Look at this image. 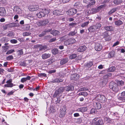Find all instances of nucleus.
Segmentation results:
<instances>
[{"instance_id": "obj_1", "label": "nucleus", "mask_w": 125, "mask_h": 125, "mask_svg": "<svg viewBox=\"0 0 125 125\" xmlns=\"http://www.w3.org/2000/svg\"><path fill=\"white\" fill-rule=\"evenodd\" d=\"M50 12L49 9H42L38 13L37 15L38 18H41L42 17H44L45 15L48 14Z\"/></svg>"}, {"instance_id": "obj_2", "label": "nucleus", "mask_w": 125, "mask_h": 125, "mask_svg": "<svg viewBox=\"0 0 125 125\" xmlns=\"http://www.w3.org/2000/svg\"><path fill=\"white\" fill-rule=\"evenodd\" d=\"M109 86L110 88L115 92H117L119 90V87H118L117 84L114 82L110 83Z\"/></svg>"}, {"instance_id": "obj_3", "label": "nucleus", "mask_w": 125, "mask_h": 125, "mask_svg": "<svg viewBox=\"0 0 125 125\" xmlns=\"http://www.w3.org/2000/svg\"><path fill=\"white\" fill-rule=\"evenodd\" d=\"M65 90L64 87H61L58 88L55 90L54 94L53 95V97H55L57 96H59Z\"/></svg>"}, {"instance_id": "obj_4", "label": "nucleus", "mask_w": 125, "mask_h": 125, "mask_svg": "<svg viewBox=\"0 0 125 125\" xmlns=\"http://www.w3.org/2000/svg\"><path fill=\"white\" fill-rule=\"evenodd\" d=\"M95 99L98 101H101L102 102H104L106 99L105 97L103 95L98 94L95 98Z\"/></svg>"}, {"instance_id": "obj_5", "label": "nucleus", "mask_w": 125, "mask_h": 125, "mask_svg": "<svg viewBox=\"0 0 125 125\" xmlns=\"http://www.w3.org/2000/svg\"><path fill=\"white\" fill-rule=\"evenodd\" d=\"M66 109L65 106L60 109V112L59 115V117L61 118L62 117L64 116L66 114Z\"/></svg>"}, {"instance_id": "obj_6", "label": "nucleus", "mask_w": 125, "mask_h": 125, "mask_svg": "<svg viewBox=\"0 0 125 125\" xmlns=\"http://www.w3.org/2000/svg\"><path fill=\"white\" fill-rule=\"evenodd\" d=\"M77 10L74 8L71 9L67 11V14L69 15H73L76 14Z\"/></svg>"}, {"instance_id": "obj_7", "label": "nucleus", "mask_w": 125, "mask_h": 125, "mask_svg": "<svg viewBox=\"0 0 125 125\" xmlns=\"http://www.w3.org/2000/svg\"><path fill=\"white\" fill-rule=\"evenodd\" d=\"M12 80L11 79H10L7 81L6 83L7 84L4 85V87H12L14 86V84L11 83Z\"/></svg>"}, {"instance_id": "obj_8", "label": "nucleus", "mask_w": 125, "mask_h": 125, "mask_svg": "<svg viewBox=\"0 0 125 125\" xmlns=\"http://www.w3.org/2000/svg\"><path fill=\"white\" fill-rule=\"evenodd\" d=\"M13 10L17 14H20L22 13V11L20 7L18 6H15L14 7Z\"/></svg>"}, {"instance_id": "obj_9", "label": "nucleus", "mask_w": 125, "mask_h": 125, "mask_svg": "<svg viewBox=\"0 0 125 125\" xmlns=\"http://www.w3.org/2000/svg\"><path fill=\"white\" fill-rule=\"evenodd\" d=\"M39 8V6L37 5H31L29 7V9L30 10L33 11L37 10Z\"/></svg>"}, {"instance_id": "obj_10", "label": "nucleus", "mask_w": 125, "mask_h": 125, "mask_svg": "<svg viewBox=\"0 0 125 125\" xmlns=\"http://www.w3.org/2000/svg\"><path fill=\"white\" fill-rule=\"evenodd\" d=\"M65 89L67 91H72L74 90V86L73 85H70L64 87Z\"/></svg>"}, {"instance_id": "obj_11", "label": "nucleus", "mask_w": 125, "mask_h": 125, "mask_svg": "<svg viewBox=\"0 0 125 125\" xmlns=\"http://www.w3.org/2000/svg\"><path fill=\"white\" fill-rule=\"evenodd\" d=\"M94 121H95L94 122V125H101L103 124V122L101 119L97 120L95 118L94 119Z\"/></svg>"}, {"instance_id": "obj_12", "label": "nucleus", "mask_w": 125, "mask_h": 125, "mask_svg": "<svg viewBox=\"0 0 125 125\" xmlns=\"http://www.w3.org/2000/svg\"><path fill=\"white\" fill-rule=\"evenodd\" d=\"M6 14V11L5 9L3 7L0 8V15L3 16Z\"/></svg>"}, {"instance_id": "obj_13", "label": "nucleus", "mask_w": 125, "mask_h": 125, "mask_svg": "<svg viewBox=\"0 0 125 125\" xmlns=\"http://www.w3.org/2000/svg\"><path fill=\"white\" fill-rule=\"evenodd\" d=\"M80 77V75L76 73L73 74L71 76V79L72 80L78 79Z\"/></svg>"}, {"instance_id": "obj_14", "label": "nucleus", "mask_w": 125, "mask_h": 125, "mask_svg": "<svg viewBox=\"0 0 125 125\" xmlns=\"http://www.w3.org/2000/svg\"><path fill=\"white\" fill-rule=\"evenodd\" d=\"M94 48L96 51H99L102 49V47L99 44L97 43H96Z\"/></svg>"}, {"instance_id": "obj_15", "label": "nucleus", "mask_w": 125, "mask_h": 125, "mask_svg": "<svg viewBox=\"0 0 125 125\" xmlns=\"http://www.w3.org/2000/svg\"><path fill=\"white\" fill-rule=\"evenodd\" d=\"M104 28L107 31H113L114 30V28L112 26H105Z\"/></svg>"}, {"instance_id": "obj_16", "label": "nucleus", "mask_w": 125, "mask_h": 125, "mask_svg": "<svg viewBox=\"0 0 125 125\" xmlns=\"http://www.w3.org/2000/svg\"><path fill=\"white\" fill-rule=\"evenodd\" d=\"M51 56V54L49 53H44L43 54L42 56V58L43 59H45L49 58Z\"/></svg>"}, {"instance_id": "obj_17", "label": "nucleus", "mask_w": 125, "mask_h": 125, "mask_svg": "<svg viewBox=\"0 0 125 125\" xmlns=\"http://www.w3.org/2000/svg\"><path fill=\"white\" fill-rule=\"evenodd\" d=\"M86 48V46H81L78 49L77 51L78 52H82L85 51Z\"/></svg>"}, {"instance_id": "obj_18", "label": "nucleus", "mask_w": 125, "mask_h": 125, "mask_svg": "<svg viewBox=\"0 0 125 125\" xmlns=\"http://www.w3.org/2000/svg\"><path fill=\"white\" fill-rule=\"evenodd\" d=\"M115 25L118 27L123 24V22L121 20H118L115 21Z\"/></svg>"}, {"instance_id": "obj_19", "label": "nucleus", "mask_w": 125, "mask_h": 125, "mask_svg": "<svg viewBox=\"0 0 125 125\" xmlns=\"http://www.w3.org/2000/svg\"><path fill=\"white\" fill-rule=\"evenodd\" d=\"M87 109V108L86 107H83L78 109L77 111L78 112H80L82 113H83L86 111Z\"/></svg>"}, {"instance_id": "obj_20", "label": "nucleus", "mask_w": 125, "mask_h": 125, "mask_svg": "<svg viewBox=\"0 0 125 125\" xmlns=\"http://www.w3.org/2000/svg\"><path fill=\"white\" fill-rule=\"evenodd\" d=\"M68 61V58H65L61 60L60 62L61 65H62L66 63Z\"/></svg>"}, {"instance_id": "obj_21", "label": "nucleus", "mask_w": 125, "mask_h": 125, "mask_svg": "<svg viewBox=\"0 0 125 125\" xmlns=\"http://www.w3.org/2000/svg\"><path fill=\"white\" fill-rule=\"evenodd\" d=\"M62 81L63 80L62 79L60 78H56L53 80L52 81V83H59L62 82Z\"/></svg>"}, {"instance_id": "obj_22", "label": "nucleus", "mask_w": 125, "mask_h": 125, "mask_svg": "<svg viewBox=\"0 0 125 125\" xmlns=\"http://www.w3.org/2000/svg\"><path fill=\"white\" fill-rule=\"evenodd\" d=\"M115 52L114 51H112L108 54V57L109 58H111L113 57L115 55Z\"/></svg>"}, {"instance_id": "obj_23", "label": "nucleus", "mask_w": 125, "mask_h": 125, "mask_svg": "<svg viewBox=\"0 0 125 125\" xmlns=\"http://www.w3.org/2000/svg\"><path fill=\"white\" fill-rule=\"evenodd\" d=\"M51 34H52L54 36L58 35L59 34V32L58 31L56 30H53L51 32Z\"/></svg>"}, {"instance_id": "obj_24", "label": "nucleus", "mask_w": 125, "mask_h": 125, "mask_svg": "<svg viewBox=\"0 0 125 125\" xmlns=\"http://www.w3.org/2000/svg\"><path fill=\"white\" fill-rule=\"evenodd\" d=\"M96 104L95 105V109H99L101 107V104L98 102L95 103Z\"/></svg>"}, {"instance_id": "obj_25", "label": "nucleus", "mask_w": 125, "mask_h": 125, "mask_svg": "<svg viewBox=\"0 0 125 125\" xmlns=\"http://www.w3.org/2000/svg\"><path fill=\"white\" fill-rule=\"evenodd\" d=\"M30 27V26L29 24H27L24 25L23 26V28L25 30H29Z\"/></svg>"}, {"instance_id": "obj_26", "label": "nucleus", "mask_w": 125, "mask_h": 125, "mask_svg": "<svg viewBox=\"0 0 125 125\" xmlns=\"http://www.w3.org/2000/svg\"><path fill=\"white\" fill-rule=\"evenodd\" d=\"M117 9V8H114L112 9L110 11L108 12V14L110 15L112 14L116 11Z\"/></svg>"}, {"instance_id": "obj_27", "label": "nucleus", "mask_w": 125, "mask_h": 125, "mask_svg": "<svg viewBox=\"0 0 125 125\" xmlns=\"http://www.w3.org/2000/svg\"><path fill=\"white\" fill-rule=\"evenodd\" d=\"M77 33L76 31H73L70 32L68 35L69 36H73L76 34Z\"/></svg>"}, {"instance_id": "obj_28", "label": "nucleus", "mask_w": 125, "mask_h": 125, "mask_svg": "<svg viewBox=\"0 0 125 125\" xmlns=\"http://www.w3.org/2000/svg\"><path fill=\"white\" fill-rule=\"evenodd\" d=\"M52 52L53 54H56L58 53V51L57 49L54 48L52 50Z\"/></svg>"}, {"instance_id": "obj_29", "label": "nucleus", "mask_w": 125, "mask_h": 125, "mask_svg": "<svg viewBox=\"0 0 125 125\" xmlns=\"http://www.w3.org/2000/svg\"><path fill=\"white\" fill-rule=\"evenodd\" d=\"M43 26L47 24L49 22V21L48 19H45L42 21Z\"/></svg>"}, {"instance_id": "obj_30", "label": "nucleus", "mask_w": 125, "mask_h": 125, "mask_svg": "<svg viewBox=\"0 0 125 125\" xmlns=\"http://www.w3.org/2000/svg\"><path fill=\"white\" fill-rule=\"evenodd\" d=\"M122 2V0H115L114 1V4L116 5L119 4Z\"/></svg>"}, {"instance_id": "obj_31", "label": "nucleus", "mask_w": 125, "mask_h": 125, "mask_svg": "<svg viewBox=\"0 0 125 125\" xmlns=\"http://www.w3.org/2000/svg\"><path fill=\"white\" fill-rule=\"evenodd\" d=\"M115 70V68L114 66H112L109 68L108 69V71L109 72H114Z\"/></svg>"}, {"instance_id": "obj_32", "label": "nucleus", "mask_w": 125, "mask_h": 125, "mask_svg": "<svg viewBox=\"0 0 125 125\" xmlns=\"http://www.w3.org/2000/svg\"><path fill=\"white\" fill-rule=\"evenodd\" d=\"M117 86L118 85L119 86H121L124 84V82L123 81H118L117 82V84H116Z\"/></svg>"}, {"instance_id": "obj_33", "label": "nucleus", "mask_w": 125, "mask_h": 125, "mask_svg": "<svg viewBox=\"0 0 125 125\" xmlns=\"http://www.w3.org/2000/svg\"><path fill=\"white\" fill-rule=\"evenodd\" d=\"M69 39L70 44L74 43L76 42L75 39L73 38H71Z\"/></svg>"}, {"instance_id": "obj_34", "label": "nucleus", "mask_w": 125, "mask_h": 125, "mask_svg": "<svg viewBox=\"0 0 125 125\" xmlns=\"http://www.w3.org/2000/svg\"><path fill=\"white\" fill-rule=\"evenodd\" d=\"M89 23V21L84 22L82 24L81 26L83 28L87 26Z\"/></svg>"}, {"instance_id": "obj_35", "label": "nucleus", "mask_w": 125, "mask_h": 125, "mask_svg": "<svg viewBox=\"0 0 125 125\" xmlns=\"http://www.w3.org/2000/svg\"><path fill=\"white\" fill-rule=\"evenodd\" d=\"M81 3L80 2H77L75 3L74 6L77 7H78L81 6Z\"/></svg>"}, {"instance_id": "obj_36", "label": "nucleus", "mask_w": 125, "mask_h": 125, "mask_svg": "<svg viewBox=\"0 0 125 125\" xmlns=\"http://www.w3.org/2000/svg\"><path fill=\"white\" fill-rule=\"evenodd\" d=\"M103 34L104 38H106L109 36V32L108 31H105L103 33Z\"/></svg>"}, {"instance_id": "obj_37", "label": "nucleus", "mask_w": 125, "mask_h": 125, "mask_svg": "<svg viewBox=\"0 0 125 125\" xmlns=\"http://www.w3.org/2000/svg\"><path fill=\"white\" fill-rule=\"evenodd\" d=\"M47 48V47L46 46H42L41 45V46L40 47L39 49L40 50H45Z\"/></svg>"}, {"instance_id": "obj_38", "label": "nucleus", "mask_w": 125, "mask_h": 125, "mask_svg": "<svg viewBox=\"0 0 125 125\" xmlns=\"http://www.w3.org/2000/svg\"><path fill=\"white\" fill-rule=\"evenodd\" d=\"M77 56V55L76 54H73L72 55H71L70 57L69 58L70 59H73L76 57Z\"/></svg>"}, {"instance_id": "obj_39", "label": "nucleus", "mask_w": 125, "mask_h": 125, "mask_svg": "<svg viewBox=\"0 0 125 125\" xmlns=\"http://www.w3.org/2000/svg\"><path fill=\"white\" fill-rule=\"evenodd\" d=\"M53 13L55 15H59L60 14L59 11L58 10H55L53 11Z\"/></svg>"}, {"instance_id": "obj_40", "label": "nucleus", "mask_w": 125, "mask_h": 125, "mask_svg": "<svg viewBox=\"0 0 125 125\" xmlns=\"http://www.w3.org/2000/svg\"><path fill=\"white\" fill-rule=\"evenodd\" d=\"M31 33L29 32H23L22 34L24 36H29L30 35Z\"/></svg>"}, {"instance_id": "obj_41", "label": "nucleus", "mask_w": 125, "mask_h": 125, "mask_svg": "<svg viewBox=\"0 0 125 125\" xmlns=\"http://www.w3.org/2000/svg\"><path fill=\"white\" fill-rule=\"evenodd\" d=\"M14 52L15 51L13 49L7 51L6 53V54H9L13 52Z\"/></svg>"}, {"instance_id": "obj_42", "label": "nucleus", "mask_w": 125, "mask_h": 125, "mask_svg": "<svg viewBox=\"0 0 125 125\" xmlns=\"http://www.w3.org/2000/svg\"><path fill=\"white\" fill-rule=\"evenodd\" d=\"M76 122L78 124H80L82 122V119L81 118L77 119L76 120Z\"/></svg>"}, {"instance_id": "obj_43", "label": "nucleus", "mask_w": 125, "mask_h": 125, "mask_svg": "<svg viewBox=\"0 0 125 125\" xmlns=\"http://www.w3.org/2000/svg\"><path fill=\"white\" fill-rule=\"evenodd\" d=\"M36 24L39 26H43L42 21H38L37 22Z\"/></svg>"}, {"instance_id": "obj_44", "label": "nucleus", "mask_w": 125, "mask_h": 125, "mask_svg": "<svg viewBox=\"0 0 125 125\" xmlns=\"http://www.w3.org/2000/svg\"><path fill=\"white\" fill-rule=\"evenodd\" d=\"M6 59L8 60H10L13 59V57L12 55H9L6 57Z\"/></svg>"}, {"instance_id": "obj_45", "label": "nucleus", "mask_w": 125, "mask_h": 125, "mask_svg": "<svg viewBox=\"0 0 125 125\" xmlns=\"http://www.w3.org/2000/svg\"><path fill=\"white\" fill-rule=\"evenodd\" d=\"M101 24L100 23H98L95 25V27L96 29L99 28L101 26Z\"/></svg>"}, {"instance_id": "obj_46", "label": "nucleus", "mask_w": 125, "mask_h": 125, "mask_svg": "<svg viewBox=\"0 0 125 125\" xmlns=\"http://www.w3.org/2000/svg\"><path fill=\"white\" fill-rule=\"evenodd\" d=\"M11 26L12 27H19V25L18 23H11Z\"/></svg>"}, {"instance_id": "obj_47", "label": "nucleus", "mask_w": 125, "mask_h": 125, "mask_svg": "<svg viewBox=\"0 0 125 125\" xmlns=\"http://www.w3.org/2000/svg\"><path fill=\"white\" fill-rule=\"evenodd\" d=\"M93 64V62H89L87 65V66L88 67H90Z\"/></svg>"}, {"instance_id": "obj_48", "label": "nucleus", "mask_w": 125, "mask_h": 125, "mask_svg": "<svg viewBox=\"0 0 125 125\" xmlns=\"http://www.w3.org/2000/svg\"><path fill=\"white\" fill-rule=\"evenodd\" d=\"M10 42L12 43L15 44L17 43V41L15 39H12L10 41Z\"/></svg>"}, {"instance_id": "obj_49", "label": "nucleus", "mask_w": 125, "mask_h": 125, "mask_svg": "<svg viewBox=\"0 0 125 125\" xmlns=\"http://www.w3.org/2000/svg\"><path fill=\"white\" fill-rule=\"evenodd\" d=\"M88 30L90 32H93L94 31V26H92L90 27L89 28Z\"/></svg>"}, {"instance_id": "obj_50", "label": "nucleus", "mask_w": 125, "mask_h": 125, "mask_svg": "<svg viewBox=\"0 0 125 125\" xmlns=\"http://www.w3.org/2000/svg\"><path fill=\"white\" fill-rule=\"evenodd\" d=\"M64 44L66 45H68L70 44L69 42V39L66 40L64 42Z\"/></svg>"}, {"instance_id": "obj_51", "label": "nucleus", "mask_w": 125, "mask_h": 125, "mask_svg": "<svg viewBox=\"0 0 125 125\" xmlns=\"http://www.w3.org/2000/svg\"><path fill=\"white\" fill-rule=\"evenodd\" d=\"M15 90H13L12 91H11L10 92L8 93L7 94V95H12L13 94L14 92H15Z\"/></svg>"}, {"instance_id": "obj_52", "label": "nucleus", "mask_w": 125, "mask_h": 125, "mask_svg": "<svg viewBox=\"0 0 125 125\" xmlns=\"http://www.w3.org/2000/svg\"><path fill=\"white\" fill-rule=\"evenodd\" d=\"M76 24H77L76 23H73L69 24V26L72 27H73L76 25Z\"/></svg>"}, {"instance_id": "obj_53", "label": "nucleus", "mask_w": 125, "mask_h": 125, "mask_svg": "<svg viewBox=\"0 0 125 125\" xmlns=\"http://www.w3.org/2000/svg\"><path fill=\"white\" fill-rule=\"evenodd\" d=\"M88 90V89L86 87H82L79 89L80 91H86Z\"/></svg>"}, {"instance_id": "obj_54", "label": "nucleus", "mask_w": 125, "mask_h": 125, "mask_svg": "<svg viewBox=\"0 0 125 125\" xmlns=\"http://www.w3.org/2000/svg\"><path fill=\"white\" fill-rule=\"evenodd\" d=\"M46 34L45 32H44V31H43L39 35V37H42L44 36Z\"/></svg>"}, {"instance_id": "obj_55", "label": "nucleus", "mask_w": 125, "mask_h": 125, "mask_svg": "<svg viewBox=\"0 0 125 125\" xmlns=\"http://www.w3.org/2000/svg\"><path fill=\"white\" fill-rule=\"evenodd\" d=\"M56 40V39L55 38H53L49 40V42H52L55 41Z\"/></svg>"}, {"instance_id": "obj_56", "label": "nucleus", "mask_w": 125, "mask_h": 125, "mask_svg": "<svg viewBox=\"0 0 125 125\" xmlns=\"http://www.w3.org/2000/svg\"><path fill=\"white\" fill-rule=\"evenodd\" d=\"M56 71L55 70H52L48 71V72L49 73H52L55 72Z\"/></svg>"}, {"instance_id": "obj_57", "label": "nucleus", "mask_w": 125, "mask_h": 125, "mask_svg": "<svg viewBox=\"0 0 125 125\" xmlns=\"http://www.w3.org/2000/svg\"><path fill=\"white\" fill-rule=\"evenodd\" d=\"M106 6V4H104L102 5H101L98 7V8H99L100 10L101 9L103 8L104 7Z\"/></svg>"}, {"instance_id": "obj_58", "label": "nucleus", "mask_w": 125, "mask_h": 125, "mask_svg": "<svg viewBox=\"0 0 125 125\" xmlns=\"http://www.w3.org/2000/svg\"><path fill=\"white\" fill-rule=\"evenodd\" d=\"M100 10V9L99 8H98V7L97 8L94 9V13L98 12Z\"/></svg>"}, {"instance_id": "obj_59", "label": "nucleus", "mask_w": 125, "mask_h": 125, "mask_svg": "<svg viewBox=\"0 0 125 125\" xmlns=\"http://www.w3.org/2000/svg\"><path fill=\"white\" fill-rule=\"evenodd\" d=\"M112 76V74L111 73H109L106 74V75H105V77H106V78L111 76Z\"/></svg>"}, {"instance_id": "obj_60", "label": "nucleus", "mask_w": 125, "mask_h": 125, "mask_svg": "<svg viewBox=\"0 0 125 125\" xmlns=\"http://www.w3.org/2000/svg\"><path fill=\"white\" fill-rule=\"evenodd\" d=\"M26 79L25 78H22L21 80V82L22 83H23L24 82L26 81Z\"/></svg>"}, {"instance_id": "obj_61", "label": "nucleus", "mask_w": 125, "mask_h": 125, "mask_svg": "<svg viewBox=\"0 0 125 125\" xmlns=\"http://www.w3.org/2000/svg\"><path fill=\"white\" fill-rule=\"evenodd\" d=\"M52 30L50 29H46L44 31V32H45V33L46 32H48L50 31H51Z\"/></svg>"}, {"instance_id": "obj_62", "label": "nucleus", "mask_w": 125, "mask_h": 125, "mask_svg": "<svg viewBox=\"0 0 125 125\" xmlns=\"http://www.w3.org/2000/svg\"><path fill=\"white\" fill-rule=\"evenodd\" d=\"M63 3H65L68 2L70 0H61Z\"/></svg>"}, {"instance_id": "obj_63", "label": "nucleus", "mask_w": 125, "mask_h": 125, "mask_svg": "<svg viewBox=\"0 0 125 125\" xmlns=\"http://www.w3.org/2000/svg\"><path fill=\"white\" fill-rule=\"evenodd\" d=\"M119 44V42L118 41H117L113 45V47H114L118 45Z\"/></svg>"}, {"instance_id": "obj_64", "label": "nucleus", "mask_w": 125, "mask_h": 125, "mask_svg": "<svg viewBox=\"0 0 125 125\" xmlns=\"http://www.w3.org/2000/svg\"><path fill=\"white\" fill-rule=\"evenodd\" d=\"M74 116L75 117H78L79 116V115L78 113H75L74 114Z\"/></svg>"}]
</instances>
